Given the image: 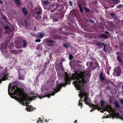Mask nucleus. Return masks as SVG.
<instances>
[{
  "label": "nucleus",
  "mask_w": 123,
  "mask_h": 123,
  "mask_svg": "<svg viewBox=\"0 0 123 123\" xmlns=\"http://www.w3.org/2000/svg\"><path fill=\"white\" fill-rule=\"evenodd\" d=\"M65 74L64 81L65 82V83L60 84H57L56 86L57 89H54L55 92H52L50 94H47L45 96H41L40 98H42L47 97L48 98H50V95H54L55 93L59 91L60 89H61L62 86L65 87L67 84H70L71 80H76L74 81H73V84L75 85L79 90H80L81 86L83 85V84L86 83V81L85 80L84 75L85 72H81L80 73L78 74L75 71V73L73 74L72 76L70 78L67 72H65Z\"/></svg>",
  "instance_id": "nucleus-1"
},
{
  "label": "nucleus",
  "mask_w": 123,
  "mask_h": 123,
  "mask_svg": "<svg viewBox=\"0 0 123 123\" xmlns=\"http://www.w3.org/2000/svg\"><path fill=\"white\" fill-rule=\"evenodd\" d=\"M18 85L16 84L14 85L11 88V92L13 91V90H14L13 92V93H11L10 92V87L9 86L8 89V92L9 94L10 95V94H11L12 95H13L14 94L15 95H18L20 96L22 98H20V99L22 102H23L24 101H27V100H29V99L26 97L25 96H23L24 94V92L23 91H21L20 88L18 87Z\"/></svg>",
  "instance_id": "nucleus-2"
},
{
  "label": "nucleus",
  "mask_w": 123,
  "mask_h": 123,
  "mask_svg": "<svg viewBox=\"0 0 123 123\" xmlns=\"http://www.w3.org/2000/svg\"><path fill=\"white\" fill-rule=\"evenodd\" d=\"M8 44L7 43H2L1 44L0 49L2 53L6 58H8L11 57L12 55L8 53L6 50Z\"/></svg>",
  "instance_id": "nucleus-3"
},
{
  "label": "nucleus",
  "mask_w": 123,
  "mask_h": 123,
  "mask_svg": "<svg viewBox=\"0 0 123 123\" xmlns=\"http://www.w3.org/2000/svg\"><path fill=\"white\" fill-rule=\"evenodd\" d=\"M83 85L81 86V89L80 90V92L79 95L81 99L79 100V102H81L82 101V98L83 97H85L84 98V101L86 105H89V103L90 101V100L87 96V93L86 92H85L81 91V87Z\"/></svg>",
  "instance_id": "nucleus-4"
},
{
  "label": "nucleus",
  "mask_w": 123,
  "mask_h": 123,
  "mask_svg": "<svg viewBox=\"0 0 123 123\" xmlns=\"http://www.w3.org/2000/svg\"><path fill=\"white\" fill-rule=\"evenodd\" d=\"M57 1L58 4L56 5H55V4H53L52 5V7L53 6L55 7V6L56 7L54 10H51V12H53L57 10V9L59 7V6L60 5L63 6L65 4L63 1L62 0H57Z\"/></svg>",
  "instance_id": "nucleus-5"
},
{
  "label": "nucleus",
  "mask_w": 123,
  "mask_h": 123,
  "mask_svg": "<svg viewBox=\"0 0 123 123\" xmlns=\"http://www.w3.org/2000/svg\"><path fill=\"white\" fill-rule=\"evenodd\" d=\"M46 44L49 46H53L54 45L55 41L50 38H47L45 39Z\"/></svg>",
  "instance_id": "nucleus-6"
},
{
  "label": "nucleus",
  "mask_w": 123,
  "mask_h": 123,
  "mask_svg": "<svg viewBox=\"0 0 123 123\" xmlns=\"http://www.w3.org/2000/svg\"><path fill=\"white\" fill-rule=\"evenodd\" d=\"M89 106L92 107V110L90 111V112H92L93 111L96 109H98V106L97 105H95L94 104H92L90 105H89Z\"/></svg>",
  "instance_id": "nucleus-7"
},
{
  "label": "nucleus",
  "mask_w": 123,
  "mask_h": 123,
  "mask_svg": "<svg viewBox=\"0 0 123 123\" xmlns=\"http://www.w3.org/2000/svg\"><path fill=\"white\" fill-rule=\"evenodd\" d=\"M120 52H116V54L117 55V59L120 62H122V61L121 59V57L120 55H119V54H120Z\"/></svg>",
  "instance_id": "nucleus-8"
},
{
  "label": "nucleus",
  "mask_w": 123,
  "mask_h": 123,
  "mask_svg": "<svg viewBox=\"0 0 123 123\" xmlns=\"http://www.w3.org/2000/svg\"><path fill=\"white\" fill-rule=\"evenodd\" d=\"M94 66H93V69H95L96 68H98L97 70H99L100 68L98 64V62H96L94 63Z\"/></svg>",
  "instance_id": "nucleus-9"
},
{
  "label": "nucleus",
  "mask_w": 123,
  "mask_h": 123,
  "mask_svg": "<svg viewBox=\"0 0 123 123\" xmlns=\"http://www.w3.org/2000/svg\"><path fill=\"white\" fill-rule=\"evenodd\" d=\"M103 72L101 73L99 75L100 79L101 81L105 80L104 77L103 76Z\"/></svg>",
  "instance_id": "nucleus-10"
},
{
  "label": "nucleus",
  "mask_w": 123,
  "mask_h": 123,
  "mask_svg": "<svg viewBox=\"0 0 123 123\" xmlns=\"http://www.w3.org/2000/svg\"><path fill=\"white\" fill-rule=\"evenodd\" d=\"M33 107L32 106H30L29 105L27 106V107L26 108V109L28 111H32L33 110Z\"/></svg>",
  "instance_id": "nucleus-11"
},
{
  "label": "nucleus",
  "mask_w": 123,
  "mask_h": 123,
  "mask_svg": "<svg viewBox=\"0 0 123 123\" xmlns=\"http://www.w3.org/2000/svg\"><path fill=\"white\" fill-rule=\"evenodd\" d=\"M8 78V75L6 74L2 78V79L0 80V84L3 81L5 80H7Z\"/></svg>",
  "instance_id": "nucleus-12"
},
{
  "label": "nucleus",
  "mask_w": 123,
  "mask_h": 123,
  "mask_svg": "<svg viewBox=\"0 0 123 123\" xmlns=\"http://www.w3.org/2000/svg\"><path fill=\"white\" fill-rule=\"evenodd\" d=\"M45 35V33L43 32H41L39 35V38H43Z\"/></svg>",
  "instance_id": "nucleus-13"
},
{
  "label": "nucleus",
  "mask_w": 123,
  "mask_h": 123,
  "mask_svg": "<svg viewBox=\"0 0 123 123\" xmlns=\"http://www.w3.org/2000/svg\"><path fill=\"white\" fill-rule=\"evenodd\" d=\"M105 108L107 110H109L111 111H112V109L110 105H107Z\"/></svg>",
  "instance_id": "nucleus-14"
},
{
  "label": "nucleus",
  "mask_w": 123,
  "mask_h": 123,
  "mask_svg": "<svg viewBox=\"0 0 123 123\" xmlns=\"http://www.w3.org/2000/svg\"><path fill=\"white\" fill-rule=\"evenodd\" d=\"M21 9L22 10V11L24 15H26L27 13V12L26 10V8L25 7H22Z\"/></svg>",
  "instance_id": "nucleus-15"
},
{
  "label": "nucleus",
  "mask_w": 123,
  "mask_h": 123,
  "mask_svg": "<svg viewBox=\"0 0 123 123\" xmlns=\"http://www.w3.org/2000/svg\"><path fill=\"white\" fill-rule=\"evenodd\" d=\"M99 37L100 38L104 37V38L107 39L108 38V36L106 35H99Z\"/></svg>",
  "instance_id": "nucleus-16"
},
{
  "label": "nucleus",
  "mask_w": 123,
  "mask_h": 123,
  "mask_svg": "<svg viewBox=\"0 0 123 123\" xmlns=\"http://www.w3.org/2000/svg\"><path fill=\"white\" fill-rule=\"evenodd\" d=\"M89 68L91 69H93V62H91L89 64Z\"/></svg>",
  "instance_id": "nucleus-17"
},
{
  "label": "nucleus",
  "mask_w": 123,
  "mask_h": 123,
  "mask_svg": "<svg viewBox=\"0 0 123 123\" xmlns=\"http://www.w3.org/2000/svg\"><path fill=\"white\" fill-rule=\"evenodd\" d=\"M42 12V11L41 8H40L39 11H37L36 12V14L37 15H41V14Z\"/></svg>",
  "instance_id": "nucleus-18"
},
{
  "label": "nucleus",
  "mask_w": 123,
  "mask_h": 123,
  "mask_svg": "<svg viewBox=\"0 0 123 123\" xmlns=\"http://www.w3.org/2000/svg\"><path fill=\"white\" fill-rule=\"evenodd\" d=\"M23 47L24 48H25L27 46V43L25 40H24L23 41Z\"/></svg>",
  "instance_id": "nucleus-19"
},
{
  "label": "nucleus",
  "mask_w": 123,
  "mask_h": 123,
  "mask_svg": "<svg viewBox=\"0 0 123 123\" xmlns=\"http://www.w3.org/2000/svg\"><path fill=\"white\" fill-rule=\"evenodd\" d=\"M114 105L115 107L117 108H118L119 106V105L117 102L116 101L114 103Z\"/></svg>",
  "instance_id": "nucleus-20"
},
{
  "label": "nucleus",
  "mask_w": 123,
  "mask_h": 123,
  "mask_svg": "<svg viewBox=\"0 0 123 123\" xmlns=\"http://www.w3.org/2000/svg\"><path fill=\"white\" fill-rule=\"evenodd\" d=\"M114 73H117L118 76H119L120 75V73L119 72H118V71L117 68H115L114 69Z\"/></svg>",
  "instance_id": "nucleus-21"
},
{
  "label": "nucleus",
  "mask_w": 123,
  "mask_h": 123,
  "mask_svg": "<svg viewBox=\"0 0 123 123\" xmlns=\"http://www.w3.org/2000/svg\"><path fill=\"white\" fill-rule=\"evenodd\" d=\"M42 49V46L40 44H38L37 45L36 49L37 50L41 49Z\"/></svg>",
  "instance_id": "nucleus-22"
},
{
  "label": "nucleus",
  "mask_w": 123,
  "mask_h": 123,
  "mask_svg": "<svg viewBox=\"0 0 123 123\" xmlns=\"http://www.w3.org/2000/svg\"><path fill=\"white\" fill-rule=\"evenodd\" d=\"M62 37L60 35H57L56 36L55 39H58L60 40H62Z\"/></svg>",
  "instance_id": "nucleus-23"
},
{
  "label": "nucleus",
  "mask_w": 123,
  "mask_h": 123,
  "mask_svg": "<svg viewBox=\"0 0 123 123\" xmlns=\"http://www.w3.org/2000/svg\"><path fill=\"white\" fill-rule=\"evenodd\" d=\"M78 6L79 8L80 11L81 12H83V8L82 7V6L81 4H80Z\"/></svg>",
  "instance_id": "nucleus-24"
},
{
  "label": "nucleus",
  "mask_w": 123,
  "mask_h": 123,
  "mask_svg": "<svg viewBox=\"0 0 123 123\" xmlns=\"http://www.w3.org/2000/svg\"><path fill=\"white\" fill-rule=\"evenodd\" d=\"M20 72L21 73V74H22L23 75H24L25 73V71L24 69H21L20 68Z\"/></svg>",
  "instance_id": "nucleus-25"
},
{
  "label": "nucleus",
  "mask_w": 123,
  "mask_h": 123,
  "mask_svg": "<svg viewBox=\"0 0 123 123\" xmlns=\"http://www.w3.org/2000/svg\"><path fill=\"white\" fill-rule=\"evenodd\" d=\"M10 52L11 53L14 54H18V53L16 50H11L10 51Z\"/></svg>",
  "instance_id": "nucleus-26"
},
{
  "label": "nucleus",
  "mask_w": 123,
  "mask_h": 123,
  "mask_svg": "<svg viewBox=\"0 0 123 123\" xmlns=\"http://www.w3.org/2000/svg\"><path fill=\"white\" fill-rule=\"evenodd\" d=\"M112 1L115 4H117L120 2V0H113Z\"/></svg>",
  "instance_id": "nucleus-27"
},
{
  "label": "nucleus",
  "mask_w": 123,
  "mask_h": 123,
  "mask_svg": "<svg viewBox=\"0 0 123 123\" xmlns=\"http://www.w3.org/2000/svg\"><path fill=\"white\" fill-rule=\"evenodd\" d=\"M24 75H23V76H22L21 75H19V76L18 77V79H19L22 80H24Z\"/></svg>",
  "instance_id": "nucleus-28"
},
{
  "label": "nucleus",
  "mask_w": 123,
  "mask_h": 123,
  "mask_svg": "<svg viewBox=\"0 0 123 123\" xmlns=\"http://www.w3.org/2000/svg\"><path fill=\"white\" fill-rule=\"evenodd\" d=\"M1 15L2 16V18L3 19H4L5 20H6V19H7V17L5 16L4 15H3V13L1 14Z\"/></svg>",
  "instance_id": "nucleus-29"
},
{
  "label": "nucleus",
  "mask_w": 123,
  "mask_h": 123,
  "mask_svg": "<svg viewBox=\"0 0 123 123\" xmlns=\"http://www.w3.org/2000/svg\"><path fill=\"white\" fill-rule=\"evenodd\" d=\"M15 2L18 5H20L21 3V2L20 0H15Z\"/></svg>",
  "instance_id": "nucleus-30"
},
{
  "label": "nucleus",
  "mask_w": 123,
  "mask_h": 123,
  "mask_svg": "<svg viewBox=\"0 0 123 123\" xmlns=\"http://www.w3.org/2000/svg\"><path fill=\"white\" fill-rule=\"evenodd\" d=\"M117 8L120 9L123 7V5L122 4H120L116 6Z\"/></svg>",
  "instance_id": "nucleus-31"
},
{
  "label": "nucleus",
  "mask_w": 123,
  "mask_h": 123,
  "mask_svg": "<svg viewBox=\"0 0 123 123\" xmlns=\"http://www.w3.org/2000/svg\"><path fill=\"white\" fill-rule=\"evenodd\" d=\"M60 34H62L64 35H65V34L66 32L64 31H62V29H60Z\"/></svg>",
  "instance_id": "nucleus-32"
},
{
  "label": "nucleus",
  "mask_w": 123,
  "mask_h": 123,
  "mask_svg": "<svg viewBox=\"0 0 123 123\" xmlns=\"http://www.w3.org/2000/svg\"><path fill=\"white\" fill-rule=\"evenodd\" d=\"M84 9L85 10L86 12H90V10L89 9L85 7H84Z\"/></svg>",
  "instance_id": "nucleus-33"
},
{
  "label": "nucleus",
  "mask_w": 123,
  "mask_h": 123,
  "mask_svg": "<svg viewBox=\"0 0 123 123\" xmlns=\"http://www.w3.org/2000/svg\"><path fill=\"white\" fill-rule=\"evenodd\" d=\"M41 118H38V120L37 121V123H42V121Z\"/></svg>",
  "instance_id": "nucleus-34"
},
{
  "label": "nucleus",
  "mask_w": 123,
  "mask_h": 123,
  "mask_svg": "<svg viewBox=\"0 0 123 123\" xmlns=\"http://www.w3.org/2000/svg\"><path fill=\"white\" fill-rule=\"evenodd\" d=\"M100 104L101 106L103 107L104 106V105L105 103L104 101L101 100L100 101Z\"/></svg>",
  "instance_id": "nucleus-35"
},
{
  "label": "nucleus",
  "mask_w": 123,
  "mask_h": 123,
  "mask_svg": "<svg viewBox=\"0 0 123 123\" xmlns=\"http://www.w3.org/2000/svg\"><path fill=\"white\" fill-rule=\"evenodd\" d=\"M69 58L70 60H71L74 58L73 56L71 54L69 55Z\"/></svg>",
  "instance_id": "nucleus-36"
},
{
  "label": "nucleus",
  "mask_w": 123,
  "mask_h": 123,
  "mask_svg": "<svg viewBox=\"0 0 123 123\" xmlns=\"http://www.w3.org/2000/svg\"><path fill=\"white\" fill-rule=\"evenodd\" d=\"M104 44V43L101 42H96L95 43V44H96V45L98 46V45L99 44H101L103 45Z\"/></svg>",
  "instance_id": "nucleus-37"
},
{
  "label": "nucleus",
  "mask_w": 123,
  "mask_h": 123,
  "mask_svg": "<svg viewBox=\"0 0 123 123\" xmlns=\"http://www.w3.org/2000/svg\"><path fill=\"white\" fill-rule=\"evenodd\" d=\"M63 46H64L66 48H68L69 46L67 44H63Z\"/></svg>",
  "instance_id": "nucleus-38"
},
{
  "label": "nucleus",
  "mask_w": 123,
  "mask_h": 123,
  "mask_svg": "<svg viewBox=\"0 0 123 123\" xmlns=\"http://www.w3.org/2000/svg\"><path fill=\"white\" fill-rule=\"evenodd\" d=\"M78 106H80L81 108H82V103L80 102H79L78 104Z\"/></svg>",
  "instance_id": "nucleus-39"
},
{
  "label": "nucleus",
  "mask_w": 123,
  "mask_h": 123,
  "mask_svg": "<svg viewBox=\"0 0 123 123\" xmlns=\"http://www.w3.org/2000/svg\"><path fill=\"white\" fill-rule=\"evenodd\" d=\"M88 20L92 24H93L94 23V21L92 19H89Z\"/></svg>",
  "instance_id": "nucleus-40"
},
{
  "label": "nucleus",
  "mask_w": 123,
  "mask_h": 123,
  "mask_svg": "<svg viewBox=\"0 0 123 123\" xmlns=\"http://www.w3.org/2000/svg\"><path fill=\"white\" fill-rule=\"evenodd\" d=\"M24 22H25V24L26 25H25V27H26L27 26L26 25L28 24V22L26 20H25Z\"/></svg>",
  "instance_id": "nucleus-41"
},
{
  "label": "nucleus",
  "mask_w": 123,
  "mask_h": 123,
  "mask_svg": "<svg viewBox=\"0 0 123 123\" xmlns=\"http://www.w3.org/2000/svg\"><path fill=\"white\" fill-rule=\"evenodd\" d=\"M43 3L44 4H48L49 3V2L48 1H43Z\"/></svg>",
  "instance_id": "nucleus-42"
},
{
  "label": "nucleus",
  "mask_w": 123,
  "mask_h": 123,
  "mask_svg": "<svg viewBox=\"0 0 123 123\" xmlns=\"http://www.w3.org/2000/svg\"><path fill=\"white\" fill-rule=\"evenodd\" d=\"M110 15L111 16H112L113 17H114L115 16V14L114 13H111Z\"/></svg>",
  "instance_id": "nucleus-43"
},
{
  "label": "nucleus",
  "mask_w": 123,
  "mask_h": 123,
  "mask_svg": "<svg viewBox=\"0 0 123 123\" xmlns=\"http://www.w3.org/2000/svg\"><path fill=\"white\" fill-rule=\"evenodd\" d=\"M41 41V40L39 39H37L35 40V41L36 42H39Z\"/></svg>",
  "instance_id": "nucleus-44"
},
{
  "label": "nucleus",
  "mask_w": 123,
  "mask_h": 123,
  "mask_svg": "<svg viewBox=\"0 0 123 123\" xmlns=\"http://www.w3.org/2000/svg\"><path fill=\"white\" fill-rule=\"evenodd\" d=\"M103 45L104 46L103 50L104 51H105V52L106 51V50H105V47H106L104 43Z\"/></svg>",
  "instance_id": "nucleus-45"
},
{
  "label": "nucleus",
  "mask_w": 123,
  "mask_h": 123,
  "mask_svg": "<svg viewBox=\"0 0 123 123\" xmlns=\"http://www.w3.org/2000/svg\"><path fill=\"white\" fill-rule=\"evenodd\" d=\"M5 28L6 29H9V27L8 25H5Z\"/></svg>",
  "instance_id": "nucleus-46"
},
{
  "label": "nucleus",
  "mask_w": 123,
  "mask_h": 123,
  "mask_svg": "<svg viewBox=\"0 0 123 123\" xmlns=\"http://www.w3.org/2000/svg\"><path fill=\"white\" fill-rule=\"evenodd\" d=\"M53 20L55 22V21H58V19L57 18H53Z\"/></svg>",
  "instance_id": "nucleus-47"
},
{
  "label": "nucleus",
  "mask_w": 123,
  "mask_h": 123,
  "mask_svg": "<svg viewBox=\"0 0 123 123\" xmlns=\"http://www.w3.org/2000/svg\"><path fill=\"white\" fill-rule=\"evenodd\" d=\"M91 74H86L85 75V76H86L88 75H89V77H90V76Z\"/></svg>",
  "instance_id": "nucleus-48"
},
{
  "label": "nucleus",
  "mask_w": 123,
  "mask_h": 123,
  "mask_svg": "<svg viewBox=\"0 0 123 123\" xmlns=\"http://www.w3.org/2000/svg\"><path fill=\"white\" fill-rule=\"evenodd\" d=\"M105 33L106 34H109V32H108L107 31H105Z\"/></svg>",
  "instance_id": "nucleus-49"
},
{
  "label": "nucleus",
  "mask_w": 123,
  "mask_h": 123,
  "mask_svg": "<svg viewBox=\"0 0 123 123\" xmlns=\"http://www.w3.org/2000/svg\"><path fill=\"white\" fill-rule=\"evenodd\" d=\"M17 51H18V52L21 53L22 52V50H17Z\"/></svg>",
  "instance_id": "nucleus-50"
},
{
  "label": "nucleus",
  "mask_w": 123,
  "mask_h": 123,
  "mask_svg": "<svg viewBox=\"0 0 123 123\" xmlns=\"http://www.w3.org/2000/svg\"><path fill=\"white\" fill-rule=\"evenodd\" d=\"M120 102L122 104H123V99L121 100L120 101Z\"/></svg>",
  "instance_id": "nucleus-51"
},
{
  "label": "nucleus",
  "mask_w": 123,
  "mask_h": 123,
  "mask_svg": "<svg viewBox=\"0 0 123 123\" xmlns=\"http://www.w3.org/2000/svg\"><path fill=\"white\" fill-rule=\"evenodd\" d=\"M46 67L45 66H44V67L43 68V70H46Z\"/></svg>",
  "instance_id": "nucleus-52"
},
{
  "label": "nucleus",
  "mask_w": 123,
  "mask_h": 123,
  "mask_svg": "<svg viewBox=\"0 0 123 123\" xmlns=\"http://www.w3.org/2000/svg\"><path fill=\"white\" fill-rule=\"evenodd\" d=\"M69 4L70 6H71L72 5V3L71 2H70L69 3Z\"/></svg>",
  "instance_id": "nucleus-53"
},
{
  "label": "nucleus",
  "mask_w": 123,
  "mask_h": 123,
  "mask_svg": "<svg viewBox=\"0 0 123 123\" xmlns=\"http://www.w3.org/2000/svg\"><path fill=\"white\" fill-rule=\"evenodd\" d=\"M107 73L108 75H109L110 74V73L109 71H107Z\"/></svg>",
  "instance_id": "nucleus-54"
},
{
  "label": "nucleus",
  "mask_w": 123,
  "mask_h": 123,
  "mask_svg": "<svg viewBox=\"0 0 123 123\" xmlns=\"http://www.w3.org/2000/svg\"><path fill=\"white\" fill-rule=\"evenodd\" d=\"M41 55V54H40L38 55V56L39 57H40V56Z\"/></svg>",
  "instance_id": "nucleus-55"
},
{
  "label": "nucleus",
  "mask_w": 123,
  "mask_h": 123,
  "mask_svg": "<svg viewBox=\"0 0 123 123\" xmlns=\"http://www.w3.org/2000/svg\"><path fill=\"white\" fill-rule=\"evenodd\" d=\"M0 3L1 4H3V3L2 1L0 0Z\"/></svg>",
  "instance_id": "nucleus-56"
},
{
  "label": "nucleus",
  "mask_w": 123,
  "mask_h": 123,
  "mask_svg": "<svg viewBox=\"0 0 123 123\" xmlns=\"http://www.w3.org/2000/svg\"><path fill=\"white\" fill-rule=\"evenodd\" d=\"M29 104V103H28V102H26V106H27V104Z\"/></svg>",
  "instance_id": "nucleus-57"
},
{
  "label": "nucleus",
  "mask_w": 123,
  "mask_h": 123,
  "mask_svg": "<svg viewBox=\"0 0 123 123\" xmlns=\"http://www.w3.org/2000/svg\"><path fill=\"white\" fill-rule=\"evenodd\" d=\"M114 19H115L116 20L117 19V16H115V17L114 18Z\"/></svg>",
  "instance_id": "nucleus-58"
},
{
  "label": "nucleus",
  "mask_w": 123,
  "mask_h": 123,
  "mask_svg": "<svg viewBox=\"0 0 123 123\" xmlns=\"http://www.w3.org/2000/svg\"><path fill=\"white\" fill-rule=\"evenodd\" d=\"M115 115L116 116H118V114L117 113H115Z\"/></svg>",
  "instance_id": "nucleus-59"
},
{
  "label": "nucleus",
  "mask_w": 123,
  "mask_h": 123,
  "mask_svg": "<svg viewBox=\"0 0 123 123\" xmlns=\"http://www.w3.org/2000/svg\"><path fill=\"white\" fill-rule=\"evenodd\" d=\"M12 47H13V46H14V44H11V47H12Z\"/></svg>",
  "instance_id": "nucleus-60"
},
{
  "label": "nucleus",
  "mask_w": 123,
  "mask_h": 123,
  "mask_svg": "<svg viewBox=\"0 0 123 123\" xmlns=\"http://www.w3.org/2000/svg\"><path fill=\"white\" fill-rule=\"evenodd\" d=\"M77 120H75V121L74 122V123H77Z\"/></svg>",
  "instance_id": "nucleus-61"
},
{
  "label": "nucleus",
  "mask_w": 123,
  "mask_h": 123,
  "mask_svg": "<svg viewBox=\"0 0 123 123\" xmlns=\"http://www.w3.org/2000/svg\"><path fill=\"white\" fill-rule=\"evenodd\" d=\"M101 44H99L98 45V46H99V47H100V48H101L102 46H101Z\"/></svg>",
  "instance_id": "nucleus-62"
},
{
  "label": "nucleus",
  "mask_w": 123,
  "mask_h": 123,
  "mask_svg": "<svg viewBox=\"0 0 123 123\" xmlns=\"http://www.w3.org/2000/svg\"><path fill=\"white\" fill-rule=\"evenodd\" d=\"M114 5H112L111 6V7H114Z\"/></svg>",
  "instance_id": "nucleus-63"
},
{
  "label": "nucleus",
  "mask_w": 123,
  "mask_h": 123,
  "mask_svg": "<svg viewBox=\"0 0 123 123\" xmlns=\"http://www.w3.org/2000/svg\"><path fill=\"white\" fill-rule=\"evenodd\" d=\"M45 121V122H48V121H47V120H46Z\"/></svg>",
  "instance_id": "nucleus-64"
}]
</instances>
